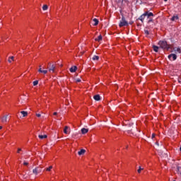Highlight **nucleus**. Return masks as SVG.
I'll return each instance as SVG.
<instances>
[{
  "mask_svg": "<svg viewBox=\"0 0 181 181\" xmlns=\"http://www.w3.org/2000/svg\"><path fill=\"white\" fill-rule=\"evenodd\" d=\"M158 45L161 49H169V45L166 41H159Z\"/></svg>",
  "mask_w": 181,
  "mask_h": 181,
  "instance_id": "obj_1",
  "label": "nucleus"
},
{
  "mask_svg": "<svg viewBox=\"0 0 181 181\" xmlns=\"http://www.w3.org/2000/svg\"><path fill=\"white\" fill-rule=\"evenodd\" d=\"M119 28H122L124 26H128V21L125 20V17H122V20L119 24Z\"/></svg>",
  "mask_w": 181,
  "mask_h": 181,
  "instance_id": "obj_2",
  "label": "nucleus"
},
{
  "mask_svg": "<svg viewBox=\"0 0 181 181\" xmlns=\"http://www.w3.org/2000/svg\"><path fill=\"white\" fill-rule=\"evenodd\" d=\"M40 173H42V168L40 167H37L33 170V173H34V175H39Z\"/></svg>",
  "mask_w": 181,
  "mask_h": 181,
  "instance_id": "obj_3",
  "label": "nucleus"
},
{
  "mask_svg": "<svg viewBox=\"0 0 181 181\" xmlns=\"http://www.w3.org/2000/svg\"><path fill=\"white\" fill-rule=\"evenodd\" d=\"M168 59L171 62H175V60H176V59H177V56L175 54H170L168 55Z\"/></svg>",
  "mask_w": 181,
  "mask_h": 181,
  "instance_id": "obj_4",
  "label": "nucleus"
},
{
  "mask_svg": "<svg viewBox=\"0 0 181 181\" xmlns=\"http://www.w3.org/2000/svg\"><path fill=\"white\" fill-rule=\"evenodd\" d=\"M49 73H55V71H56V65L49 64Z\"/></svg>",
  "mask_w": 181,
  "mask_h": 181,
  "instance_id": "obj_5",
  "label": "nucleus"
},
{
  "mask_svg": "<svg viewBox=\"0 0 181 181\" xmlns=\"http://www.w3.org/2000/svg\"><path fill=\"white\" fill-rule=\"evenodd\" d=\"M146 16H147L148 19L153 17V13L146 11Z\"/></svg>",
  "mask_w": 181,
  "mask_h": 181,
  "instance_id": "obj_6",
  "label": "nucleus"
},
{
  "mask_svg": "<svg viewBox=\"0 0 181 181\" xmlns=\"http://www.w3.org/2000/svg\"><path fill=\"white\" fill-rule=\"evenodd\" d=\"M64 133L66 134V135H69V134H70V128L66 126L64 129Z\"/></svg>",
  "mask_w": 181,
  "mask_h": 181,
  "instance_id": "obj_7",
  "label": "nucleus"
},
{
  "mask_svg": "<svg viewBox=\"0 0 181 181\" xmlns=\"http://www.w3.org/2000/svg\"><path fill=\"white\" fill-rule=\"evenodd\" d=\"M145 18H146V12L144 13H143L139 18V20L141 21V22H144V21L145 20Z\"/></svg>",
  "mask_w": 181,
  "mask_h": 181,
  "instance_id": "obj_8",
  "label": "nucleus"
},
{
  "mask_svg": "<svg viewBox=\"0 0 181 181\" xmlns=\"http://www.w3.org/2000/svg\"><path fill=\"white\" fill-rule=\"evenodd\" d=\"M38 71L39 73H42V74H47V70H42V66H40Z\"/></svg>",
  "mask_w": 181,
  "mask_h": 181,
  "instance_id": "obj_9",
  "label": "nucleus"
},
{
  "mask_svg": "<svg viewBox=\"0 0 181 181\" xmlns=\"http://www.w3.org/2000/svg\"><path fill=\"white\" fill-rule=\"evenodd\" d=\"M94 100H95V101H100V100H101V98L100 97V95H95L93 96Z\"/></svg>",
  "mask_w": 181,
  "mask_h": 181,
  "instance_id": "obj_10",
  "label": "nucleus"
},
{
  "mask_svg": "<svg viewBox=\"0 0 181 181\" xmlns=\"http://www.w3.org/2000/svg\"><path fill=\"white\" fill-rule=\"evenodd\" d=\"M77 70V66H72L71 69H70V71L71 73H76V71Z\"/></svg>",
  "mask_w": 181,
  "mask_h": 181,
  "instance_id": "obj_11",
  "label": "nucleus"
},
{
  "mask_svg": "<svg viewBox=\"0 0 181 181\" xmlns=\"http://www.w3.org/2000/svg\"><path fill=\"white\" fill-rule=\"evenodd\" d=\"M153 51L156 52V53H158V52H159V47H158L156 45H153Z\"/></svg>",
  "mask_w": 181,
  "mask_h": 181,
  "instance_id": "obj_12",
  "label": "nucleus"
},
{
  "mask_svg": "<svg viewBox=\"0 0 181 181\" xmlns=\"http://www.w3.org/2000/svg\"><path fill=\"white\" fill-rule=\"evenodd\" d=\"M7 122V116H3L1 118V122H3V124H5Z\"/></svg>",
  "mask_w": 181,
  "mask_h": 181,
  "instance_id": "obj_13",
  "label": "nucleus"
},
{
  "mask_svg": "<svg viewBox=\"0 0 181 181\" xmlns=\"http://www.w3.org/2000/svg\"><path fill=\"white\" fill-rule=\"evenodd\" d=\"M84 153H86V150H84V149H81V151H79L78 152V154L80 156H81V155H84Z\"/></svg>",
  "mask_w": 181,
  "mask_h": 181,
  "instance_id": "obj_14",
  "label": "nucleus"
},
{
  "mask_svg": "<svg viewBox=\"0 0 181 181\" xmlns=\"http://www.w3.org/2000/svg\"><path fill=\"white\" fill-rule=\"evenodd\" d=\"M95 42H100V40H103V36L100 35L97 38L95 39Z\"/></svg>",
  "mask_w": 181,
  "mask_h": 181,
  "instance_id": "obj_15",
  "label": "nucleus"
},
{
  "mask_svg": "<svg viewBox=\"0 0 181 181\" xmlns=\"http://www.w3.org/2000/svg\"><path fill=\"white\" fill-rule=\"evenodd\" d=\"M179 20V16L177 15L173 16L171 18V21H175Z\"/></svg>",
  "mask_w": 181,
  "mask_h": 181,
  "instance_id": "obj_16",
  "label": "nucleus"
},
{
  "mask_svg": "<svg viewBox=\"0 0 181 181\" xmlns=\"http://www.w3.org/2000/svg\"><path fill=\"white\" fill-rule=\"evenodd\" d=\"M81 132L82 134H87V132H88V129H86V128H82L81 129Z\"/></svg>",
  "mask_w": 181,
  "mask_h": 181,
  "instance_id": "obj_17",
  "label": "nucleus"
},
{
  "mask_svg": "<svg viewBox=\"0 0 181 181\" xmlns=\"http://www.w3.org/2000/svg\"><path fill=\"white\" fill-rule=\"evenodd\" d=\"M21 114H22L23 117H28V112L26 111H21Z\"/></svg>",
  "mask_w": 181,
  "mask_h": 181,
  "instance_id": "obj_18",
  "label": "nucleus"
},
{
  "mask_svg": "<svg viewBox=\"0 0 181 181\" xmlns=\"http://www.w3.org/2000/svg\"><path fill=\"white\" fill-rule=\"evenodd\" d=\"M93 22H94L93 26H97V25H98V20L97 18H94Z\"/></svg>",
  "mask_w": 181,
  "mask_h": 181,
  "instance_id": "obj_19",
  "label": "nucleus"
},
{
  "mask_svg": "<svg viewBox=\"0 0 181 181\" xmlns=\"http://www.w3.org/2000/svg\"><path fill=\"white\" fill-rule=\"evenodd\" d=\"M38 137L40 139H45V138H47V135H39Z\"/></svg>",
  "mask_w": 181,
  "mask_h": 181,
  "instance_id": "obj_20",
  "label": "nucleus"
},
{
  "mask_svg": "<svg viewBox=\"0 0 181 181\" xmlns=\"http://www.w3.org/2000/svg\"><path fill=\"white\" fill-rule=\"evenodd\" d=\"M177 170L178 175H181V165L177 167Z\"/></svg>",
  "mask_w": 181,
  "mask_h": 181,
  "instance_id": "obj_21",
  "label": "nucleus"
},
{
  "mask_svg": "<svg viewBox=\"0 0 181 181\" xmlns=\"http://www.w3.org/2000/svg\"><path fill=\"white\" fill-rule=\"evenodd\" d=\"M175 52H177V53H181V49L180 47L175 48Z\"/></svg>",
  "mask_w": 181,
  "mask_h": 181,
  "instance_id": "obj_22",
  "label": "nucleus"
},
{
  "mask_svg": "<svg viewBox=\"0 0 181 181\" xmlns=\"http://www.w3.org/2000/svg\"><path fill=\"white\" fill-rule=\"evenodd\" d=\"M100 59V57L97 55H94L92 58L93 60H98Z\"/></svg>",
  "mask_w": 181,
  "mask_h": 181,
  "instance_id": "obj_23",
  "label": "nucleus"
},
{
  "mask_svg": "<svg viewBox=\"0 0 181 181\" xmlns=\"http://www.w3.org/2000/svg\"><path fill=\"white\" fill-rule=\"evenodd\" d=\"M53 169V166H49V168H46L47 172H50Z\"/></svg>",
  "mask_w": 181,
  "mask_h": 181,
  "instance_id": "obj_24",
  "label": "nucleus"
},
{
  "mask_svg": "<svg viewBox=\"0 0 181 181\" xmlns=\"http://www.w3.org/2000/svg\"><path fill=\"white\" fill-rule=\"evenodd\" d=\"M12 62H13V57H10L8 58V62H9V63H12Z\"/></svg>",
  "mask_w": 181,
  "mask_h": 181,
  "instance_id": "obj_25",
  "label": "nucleus"
},
{
  "mask_svg": "<svg viewBox=\"0 0 181 181\" xmlns=\"http://www.w3.org/2000/svg\"><path fill=\"white\" fill-rule=\"evenodd\" d=\"M47 5H44L43 6H42V9H43V11H47Z\"/></svg>",
  "mask_w": 181,
  "mask_h": 181,
  "instance_id": "obj_26",
  "label": "nucleus"
},
{
  "mask_svg": "<svg viewBox=\"0 0 181 181\" xmlns=\"http://www.w3.org/2000/svg\"><path fill=\"white\" fill-rule=\"evenodd\" d=\"M37 84H39V81H33V86H37Z\"/></svg>",
  "mask_w": 181,
  "mask_h": 181,
  "instance_id": "obj_27",
  "label": "nucleus"
},
{
  "mask_svg": "<svg viewBox=\"0 0 181 181\" xmlns=\"http://www.w3.org/2000/svg\"><path fill=\"white\" fill-rule=\"evenodd\" d=\"M141 170H144V168L139 167V169H138V170H137L138 173H141Z\"/></svg>",
  "mask_w": 181,
  "mask_h": 181,
  "instance_id": "obj_28",
  "label": "nucleus"
},
{
  "mask_svg": "<svg viewBox=\"0 0 181 181\" xmlns=\"http://www.w3.org/2000/svg\"><path fill=\"white\" fill-rule=\"evenodd\" d=\"M152 21H153V18L152 17L148 18V23H151V22H152Z\"/></svg>",
  "mask_w": 181,
  "mask_h": 181,
  "instance_id": "obj_29",
  "label": "nucleus"
},
{
  "mask_svg": "<svg viewBox=\"0 0 181 181\" xmlns=\"http://www.w3.org/2000/svg\"><path fill=\"white\" fill-rule=\"evenodd\" d=\"M144 33L146 35H147V36H148V35H149V31H148V30H145Z\"/></svg>",
  "mask_w": 181,
  "mask_h": 181,
  "instance_id": "obj_30",
  "label": "nucleus"
},
{
  "mask_svg": "<svg viewBox=\"0 0 181 181\" xmlns=\"http://www.w3.org/2000/svg\"><path fill=\"white\" fill-rule=\"evenodd\" d=\"M21 151H22V148H18V151H17L18 153H21Z\"/></svg>",
  "mask_w": 181,
  "mask_h": 181,
  "instance_id": "obj_31",
  "label": "nucleus"
},
{
  "mask_svg": "<svg viewBox=\"0 0 181 181\" xmlns=\"http://www.w3.org/2000/svg\"><path fill=\"white\" fill-rule=\"evenodd\" d=\"M76 83H81V79H80V78H78V79H76Z\"/></svg>",
  "mask_w": 181,
  "mask_h": 181,
  "instance_id": "obj_32",
  "label": "nucleus"
},
{
  "mask_svg": "<svg viewBox=\"0 0 181 181\" xmlns=\"http://www.w3.org/2000/svg\"><path fill=\"white\" fill-rule=\"evenodd\" d=\"M178 82L181 83V76L178 78Z\"/></svg>",
  "mask_w": 181,
  "mask_h": 181,
  "instance_id": "obj_33",
  "label": "nucleus"
},
{
  "mask_svg": "<svg viewBox=\"0 0 181 181\" xmlns=\"http://www.w3.org/2000/svg\"><path fill=\"white\" fill-rule=\"evenodd\" d=\"M36 117H38V118H39V117H42V115L40 114H36Z\"/></svg>",
  "mask_w": 181,
  "mask_h": 181,
  "instance_id": "obj_34",
  "label": "nucleus"
},
{
  "mask_svg": "<svg viewBox=\"0 0 181 181\" xmlns=\"http://www.w3.org/2000/svg\"><path fill=\"white\" fill-rule=\"evenodd\" d=\"M23 165H24L25 166H28V163L27 162H24V163H23Z\"/></svg>",
  "mask_w": 181,
  "mask_h": 181,
  "instance_id": "obj_35",
  "label": "nucleus"
},
{
  "mask_svg": "<svg viewBox=\"0 0 181 181\" xmlns=\"http://www.w3.org/2000/svg\"><path fill=\"white\" fill-rule=\"evenodd\" d=\"M151 138L153 139V138H155V134H153L151 136Z\"/></svg>",
  "mask_w": 181,
  "mask_h": 181,
  "instance_id": "obj_36",
  "label": "nucleus"
},
{
  "mask_svg": "<svg viewBox=\"0 0 181 181\" xmlns=\"http://www.w3.org/2000/svg\"><path fill=\"white\" fill-rule=\"evenodd\" d=\"M53 115H57V112H54L53 113Z\"/></svg>",
  "mask_w": 181,
  "mask_h": 181,
  "instance_id": "obj_37",
  "label": "nucleus"
},
{
  "mask_svg": "<svg viewBox=\"0 0 181 181\" xmlns=\"http://www.w3.org/2000/svg\"><path fill=\"white\" fill-rule=\"evenodd\" d=\"M0 129H2V126H0Z\"/></svg>",
  "mask_w": 181,
  "mask_h": 181,
  "instance_id": "obj_38",
  "label": "nucleus"
},
{
  "mask_svg": "<svg viewBox=\"0 0 181 181\" xmlns=\"http://www.w3.org/2000/svg\"><path fill=\"white\" fill-rule=\"evenodd\" d=\"M165 1V2H166V1H168V0H164Z\"/></svg>",
  "mask_w": 181,
  "mask_h": 181,
  "instance_id": "obj_39",
  "label": "nucleus"
}]
</instances>
